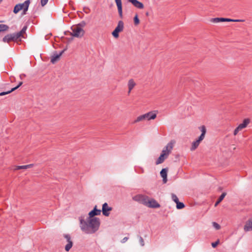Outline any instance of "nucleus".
I'll return each mask as SVG.
<instances>
[{
    "mask_svg": "<svg viewBox=\"0 0 252 252\" xmlns=\"http://www.w3.org/2000/svg\"><path fill=\"white\" fill-rule=\"evenodd\" d=\"M164 154H160V156L158 157V158L157 159L156 164L157 165L160 164L162 163L164 160L167 158L166 157L164 156Z\"/></svg>",
    "mask_w": 252,
    "mask_h": 252,
    "instance_id": "21",
    "label": "nucleus"
},
{
    "mask_svg": "<svg viewBox=\"0 0 252 252\" xmlns=\"http://www.w3.org/2000/svg\"><path fill=\"white\" fill-rule=\"evenodd\" d=\"M156 117L157 114L155 111H150L144 115L138 116L134 122H139L145 119L147 120H154L156 118Z\"/></svg>",
    "mask_w": 252,
    "mask_h": 252,
    "instance_id": "2",
    "label": "nucleus"
},
{
    "mask_svg": "<svg viewBox=\"0 0 252 252\" xmlns=\"http://www.w3.org/2000/svg\"><path fill=\"white\" fill-rule=\"evenodd\" d=\"M2 1V0H0V3Z\"/></svg>",
    "mask_w": 252,
    "mask_h": 252,
    "instance_id": "47",
    "label": "nucleus"
},
{
    "mask_svg": "<svg viewBox=\"0 0 252 252\" xmlns=\"http://www.w3.org/2000/svg\"><path fill=\"white\" fill-rule=\"evenodd\" d=\"M26 165L27 169L28 168H30V167H32L33 166V164H30Z\"/></svg>",
    "mask_w": 252,
    "mask_h": 252,
    "instance_id": "45",
    "label": "nucleus"
},
{
    "mask_svg": "<svg viewBox=\"0 0 252 252\" xmlns=\"http://www.w3.org/2000/svg\"><path fill=\"white\" fill-rule=\"evenodd\" d=\"M118 8V13L121 18H123V7L121 0H115Z\"/></svg>",
    "mask_w": 252,
    "mask_h": 252,
    "instance_id": "10",
    "label": "nucleus"
},
{
    "mask_svg": "<svg viewBox=\"0 0 252 252\" xmlns=\"http://www.w3.org/2000/svg\"><path fill=\"white\" fill-rule=\"evenodd\" d=\"M139 242H140V244H141V245L142 246H144V240H143V239L142 238V237L141 236L139 237Z\"/></svg>",
    "mask_w": 252,
    "mask_h": 252,
    "instance_id": "37",
    "label": "nucleus"
},
{
    "mask_svg": "<svg viewBox=\"0 0 252 252\" xmlns=\"http://www.w3.org/2000/svg\"><path fill=\"white\" fill-rule=\"evenodd\" d=\"M199 128L201 131V134L199 137H201L202 139H203L205 137V135L206 132V127L205 126H202L200 127H199Z\"/></svg>",
    "mask_w": 252,
    "mask_h": 252,
    "instance_id": "22",
    "label": "nucleus"
},
{
    "mask_svg": "<svg viewBox=\"0 0 252 252\" xmlns=\"http://www.w3.org/2000/svg\"><path fill=\"white\" fill-rule=\"evenodd\" d=\"M242 129L238 126L234 130L233 134L234 135H236L238 132Z\"/></svg>",
    "mask_w": 252,
    "mask_h": 252,
    "instance_id": "33",
    "label": "nucleus"
},
{
    "mask_svg": "<svg viewBox=\"0 0 252 252\" xmlns=\"http://www.w3.org/2000/svg\"><path fill=\"white\" fill-rule=\"evenodd\" d=\"M100 213L101 210L97 209L96 206H95L93 210L89 212L87 220H84V217H80L79 220L81 229L87 234L94 233L97 231L100 226V220L94 217L100 215Z\"/></svg>",
    "mask_w": 252,
    "mask_h": 252,
    "instance_id": "1",
    "label": "nucleus"
},
{
    "mask_svg": "<svg viewBox=\"0 0 252 252\" xmlns=\"http://www.w3.org/2000/svg\"><path fill=\"white\" fill-rule=\"evenodd\" d=\"M11 35L12 41L14 42H18V41H21V39H20V36H19V34L17 32H14L12 33H10Z\"/></svg>",
    "mask_w": 252,
    "mask_h": 252,
    "instance_id": "18",
    "label": "nucleus"
},
{
    "mask_svg": "<svg viewBox=\"0 0 252 252\" xmlns=\"http://www.w3.org/2000/svg\"><path fill=\"white\" fill-rule=\"evenodd\" d=\"M128 239V238L126 237H125V238H124L122 241V243H125L126 242Z\"/></svg>",
    "mask_w": 252,
    "mask_h": 252,
    "instance_id": "41",
    "label": "nucleus"
},
{
    "mask_svg": "<svg viewBox=\"0 0 252 252\" xmlns=\"http://www.w3.org/2000/svg\"><path fill=\"white\" fill-rule=\"evenodd\" d=\"M112 210V208L109 207L107 203H104L102 205V214L106 217H108L110 215V211Z\"/></svg>",
    "mask_w": 252,
    "mask_h": 252,
    "instance_id": "9",
    "label": "nucleus"
},
{
    "mask_svg": "<svg viewBox=\"0 0 252 252\" xmlns=\"http://www.w3.org/2000/svg\"><path fill=\"white\" fill-rule=\"evenodd\" d=\"M28 27L27 26H24L23 28H22V30L26 32V31Z\"/></svg>",
    "mask_w": 252,
    "mask_h": 252,
    "instance_id": "42",
    "label": "nucleus"
},
{
    "mask_svg": "<svg viewBox=\"0 0 252 252\" xmlns=\"http://www.w3.org/2000/svg\"><path fill=\"white\" fill-rule=\"evenodd\" d=\"M67 48L66 47L63 50L61 51L59 54H58L57 52L56 51H55L54 55L51 57V63L53 64H54L58 61H59L61 56L67 50Z\"/></svg>",
    "mask_w": 252,
    "mask_h": 252,
    "instance_id": "8",
    "label": "nucleus"
},
{
    "mask_svg": "<svg viewBox=\"0 0 252 252\" xmlns=\"http://www.w3.org/2000/svg\"><path fill=\"white\" fill-rule=\"evenodd\" d=\"M70 33H72V32H70L69 31H65L64 32V35H70Z\"/></svg>",
    "mask_w": 252,
    "mask_h": 252,
    "instance_id": "39",
    "label": "nucleus"
},
{
    "mask_svg": "<svg viewBox=\"0 0 252 252\" xmlns=\"http://www.w3.org/2000/svg\"><path fill=\"white\" fill-rule=\"evenodd\" d=\"M72 33H70V35L75 37L80 38L84 36L85 31L83 29L78 27L77 25L72 26L71 27Z\"/></svg>",
    "mask_w": 252,
    "mask_h": 252,
    "instance_id": "3",
    "label": "nucleus"
},
{
    "mask_svg": "<svg viewBox=\"0 0 252 252\" xmlns=\"http://www.w3.org/2000/svg\"><path fill=\"white\" fill-rule=\"evenodd\" d=\"M144 197H146L145 196H144ZM148 198V197H146V198ZM146 199L147 200V199Z\"/></svg>",
    "mask_w": 252,
    "mask_h": 252,
    "instance_id": "48",
    "label": "nucleus"
},
{
    "mask_svg": "<svg viewBox=\"0 0 252 252\" xmlns=\"http://www.w3.org/2000/svg\"><path fill=\"white\" fill-rule=\"evenodd\" d=\"M203 140L201 137H198V139L192 143L190 150L192 151L195 150L199 146L200 142Z\"/></svg>",
    "mask_w": 252,
    "mask_h": 252,
    "instance_id": "15",
    "label": "nucleus"
},
{
    "mask_svg": "<svg viewBox=\"0 0 252 252\" xmlns=\"http://www.w3.org/2000/svg\"><path fill=\"white\" fill-rule=\"evenodd\" d=\"M2 22V21H0V22Z\"/></svg>",
    "mask_w": 252,
    "mask_h": 252,
    "instance_id": "49",
    "label": "nucleus"
},
{
    "mask_svg": "<svg viewBox=\"0 0 252 252\" xmlns=\"http://www.w3.org/2000/svg\"><path fill=\"white\" fill-rule=\"evenodd\" d=\"M30 3H31V0H27V2L25 3V4H26V6L23 9L22 14L24 15V14H26V12H27V11L28 10V8H29V5H30Z\"/></svg>",
    "mask_w": 252,
    "mask_h": 252,
    "instance_id": "26",
    "label": "nucleus"
},
{
    "mask_svg": "<svg viewBox=\"0 0 252 252\" xmlns=\"http://www.w3.org/2000/svg\"><path fill=\"white\" fill-rule=\"evenodd\" d=\"M219 242H220V241H219V240H217V241H216V242H215L212 243V247H213V248H216V247L218 246V245L219 244Z\"/></svg>",
    "mask_w": 252,
    "mask_h": 252,
    "instance_id": "35",
    "label": "nucleus"
},
{
    "mask_svg": "<svg viewBox=\"0 0 252 252\" xmlns=\"http://www.w3.org/2000/svg\"><path fill=\"white\" fill-rule=\"evenodd\" d=\"M250 123V119H249V118H246V119H245L243 121V123L242 124H240L238 126L241 129H243L244 128H246L247 126L248 125V124H249Z\"/></svg>",
    "mask_w": 252,
    "mask_h": 252,
    "instance_id": "17",
    "label": "nucleus"
},
{
    "mask_svg": "<svg viewBox=\"0 0 252 252\" xmlns=\"http://www.w3.org/2000/svg\"><path fill=\"white\" fill-rule=\"evenodd\" d=\"M2 41V42H3L4 43H9L10 42L12 41V39H11L10 34V33L7 34L6 35H5L3 37Z\"/></svg>",
    "mask_w": 252,
    "mask_h": 252,
    "instance_id": "23",
    "label": "nucleus"
},
{
    "mask_svg": "<svg viewBox=\"0 0 252 252\" xmlns=\"http://www.w3.org/2000/svg\"><path fill=\"white\" fill-rule=\"evenodd\" d=\"M226 195V193L224 192L220 196V197H219L217 201L216 202L215 204V207L217 206L222 201V200L224 199Z\"/></svg>",
    "mask_w": 252,
    "mask_h": 252,
    "instance_id": "19",
    "label": "nucleus"
},
{
    "mask_svg": "<svg viewBox=\"0 0 252 252\" xmlns=\"http://www.w3.org/2000/svg\"><path fill=\"white\" fill-rule=\"evenodd\" d=\"M27 2V0H26L24 3H19L20 5H22V9H24L26 6V4H25V3Z\"/></svg>",
    "mask_w": 252,
    "mask_h": 252,
    "instance_id": "38",
    "label": "nucleus"
},
{
    "mask_svg": "<svg viewBox=\"0 0 252 252\" xmlns=\"http://www.w3.org/2000/svg\"><path fill=\"white\" fill-rule=\"evenodd\" d=\"M166 150H163L161 154H164V156L167 158L170 151L173 148L172 145L170 143H168L165 147Z\"/></svg>",
    "mask_w": 252,
    "mask_h": 252,
    "instance_id": "16",
    "label": "nucleus"
},
{
    "mask_svg": "<svg viewBox=\"0 0 252 252\" xmlns=\"http://www.w3.org/2000/svg\"><path fill=\"white\" fill-rule=\"evenodd\" d=\"M141 197L143 203L150 208H158L160 207V204L154 199H151L147 201L144 196H141Z\"/></svg>",
    "mask_w": 252,
    "mask_h": 252,
    "instance_id": "4",
    "label": "nucleus"
},
{
    "mask_svg": "<svg viewBox=\"0 0 252 252\" xmlns=\"http://www.w3.org/2000/svg\"><path fill=\"white\" fill-rule=\"evenodd\" d=\"M48 0H41V4L42 6H45L48 2Z\"/></svg>",
    "mask_w": 252,
    "mask_h": 252,
    "instance_id": "36",
    "label": "nucleus"
},
{
    "mask_svg": "<svg viewBox=\"0 0 252 252\" xmlns=\"http://www.w3.org/2000/svg\"><path fill=\"white\" fill-rule=\"evenodd\" d=\"M244 229L245 231H252V218L249 219L246 222L244 225Z\"/></svg>",
    "mask_w": 252,
    "mask_h": 252,
    "instance_id": "12",
    "label": "nucleus"
},
{
    "mask_svg": "<svg viewBox=\"0 0 252 252\" xmlns=\"http://www.w3.org/2000/svg\"><path fill=\"white\" fill-rule=\"evenodd\" d=\"M78 27L83 29V27H84L86 25V23L84 21H82L78 24L76 25Z\"/></svg>",
    "mask_w": 252,
    "mask_h": 252,
    "instance_id": "30",
    "label": "nucleus"
},
{
    "mask_svg": "<svg viewBox=\"0 0 252 252\" xmlns=\"http://www.w3.org/2000/svg\"><path fill=\"white\" fill-rule=\"evenodd\" d=\"M185 205L183 202H181L180 201H178L177 203H176V208L178 209H183L185 207Z\"/></svg>",
    "mask_w": 252,
    "mask_h": 252,
    "instance_id": "27",
    "label": "nucleus"
},
{
    "mask_svg": "<svg viewBox=\"0 0 252 252\" xmlns=\"http://www.w3.org/2000/svg\"><path fill=\"white\" fill-rule=\"evenodd\" d=\"M22 9V5H20V4H17L14 7L13 12L15 14H17Z\"/></svg>",
    "mask_w": 252,
    "mask_h": 252,
    "instance_id": "25",
    "label": "nucleus"
},
{
    "mask_svg": "<svg viewBox=\"0 0 252 252\" xmlns=\"http://www.w3.org/2000/svg\"><path fill=\"white\" fill-rule=\"evenodd\" d=\"M63 237L66 239L67 244L65 246V250L69 252L73 246V242L71 239V236L68 234H63Z\"/></svg>",
    "mask_w": 252,
    "mask_h": 252,
    "instance_id": "7",
    "label": "nucleus"
},
{
    "mask_svg": "<svg viewBox=\"0 0 252 252\" xmlns=\"http://www.w3.org/2000/svg\"><path fill=\"white\" fill-rule=\"evenodd\" d=\"M128 1L131 3L135 7L139 9H143L144 4L137 0H128Z\"/></svg>",
    "mask_w": 252,
    "mask_h": 252,
    "instance_id": "13",
    "label": "nucleus"
},
{
    "mask_svg": "<svg viewBox=\"0 0 252 252\" xmlns=\"http://www.w3.org/2000/svg\"><path fill=\"white\" fill-rule=\"evenodd\" d=\"M25 77H26V75L25 74H22L20 75V78L21 79H23Z\"/></svg>",
    "mask_w": 252,
    "mask_h": 252,
    "instance_id": "44",
    "label": "nucleus"
},
{
    "mask_svg": "<svg viewBox=\"0 0 252 252\" xmlns=\"http://www.w3.org/2000/svg\"><path fill=\"white\" fill-rule=\"evenodd\" d=\"M146 16H148L149 15V12H146Z\"/></svg>",
    "mask_w": 252,
    "mask_h": 252,
    "instance_id": "46",
    "label": "nucleus"
},
{
    "mask_svg": "<svg viewBox=\"0 0 252 252\" xmlns=\"http://www.w3.org/2000/svg\"><path fill=\"white\" fill-rule=\"evenodd\" d=\"M124 28V24L122 21L118 22L117 26L115 30L112 32V34L115 38H117L119 36V32H122Z\"/></svg>",
    "mask_w": 252,
    "mask_h": 252,
    "instance_id": "5",
    "label": "nucleus"
},
{
    "mask_svg": "<svg viewBox=\"0 0 252 252\" xmlns=\"http://www.w3.org/2000/svg\"><path fill=\"white\" fill-rule=\"evenodd\" d=\"M73 37L74 36H71L70 37L67 38V39L68 42H70L72 41L73 40Z\"/></svg>",
    "mask_w": 252,
    "mask_h": 252,
    "instance_id": "40",
    "label": "nucleus"
},
{
    "mask_svg": "<svg viewBox=\"0 0 252 252\" xmlns=\"http://www.w3.org/2000/svg\"><path fill=\"white\" fill-rule=\"evenodd\" d=\"M18 33V34H19V36H20V37H23V38H25L24 36V34L26 32L22 31V30L19 32H17Z\"/></svg>",
    "mask_w": 252,
    "mask_h": 252,
    "instance_id": "32",
    "label": "nucleus"
},
{
    "mask_svg": "<svg viewBox=\"0 0 252 252\" xmlns=\"http://www.w3.org/2000/svg\"><path fill=\"white\" fill-rule=\"evenodd\" d=\"M244 20L241 19H232L226 18H211L210 19V22L213 23H219V22H244Z\"/></svg>",
    "mask_w": 252,
    "mask_h": 252,
    "instance_id": "6",
    "label": "nucleus"
},
{
    "mask_svg": "<svg viewBox=\"0 0 252 252\" xmlns=\"http://www.w3.org/2000/svg\"><path fill=\"white\" fill-rule=\"evenodd\" d=\"M171 197L172 200L174 201L176 203L179 201V199L176 194L172 193Z\"/></svg>",
    "mask_w": 252,
    "mask_h": 252,
    "instance_id": "29",
    "label": "nucleus"
},
{
    "mask_svg": "<svg viewBox=\"0 0 252 252\" xmlns=\"http://www.w3.org/2000/svg\"><path fill=\"white\" fill-rule=\"evenodd\" d=\"M9 28L7 25L0 24V32L7 31Z\"/></svg>",
    "mask_w": 252,
    "mask_h": 252,
    "instance_id": "24",
    "label": "nucleus"
},
{
    "mask_svg": "<svg viewBox=\"0 0 252 252\" xmlns=\"http://www.w3.org/2000/svg\"><path fill=\"white\" fill-rule=\"evenodd\" d=\"M213 226L217 229L219 230L220 228V224H219L218 223L216 222H213Z\"/></svg>",
    "mask_w": 252,
    "mask_h": 252,
    "instance_id": "31",
    "label": "nucleus"
},
{
    "mask_svg": "<svg viewBox=\"0 0 252 252\" xmlns=\"http://www.w3.org/2000/svg\"><path fill=\"white\" fill-rule=\"evenodd\" d=\"M28 27L27 26H24L23 28H22V30L26 32V31Z\"/></svg>",
    "mask_w": 252,
    "mask_h": 252,
    "instance_id": "43",
    "label": "nucleus"
},
{
    "mask_svg": "<svg viewBox=\"0 0 252 252\" xmlns=\"http://www.w3.org/2000/svg\"><path fill=\"white\" fill-rule=\"evenodd\" d=\"M135 86V83L134 82L133 79H130L128 82V94L130 93V91L132 90V89Z\"/></svg>",
    "mask_w": 252,
    "mask_h": 252,
    "instance_id": "20",
    "label": "nucleus"
},
{
    "mask_svg": "<svg viewBox=\"0 0 252 252\" xmlns=\"http://www.w3.org/2000/svg\"><path fill=\"white\" fill-rule=\"evenodd\" d=\"M167 171L168 168H165L162 169L160 172V174L161 177L162 178V181L164 184H165L167 181Z\"/></svg>",
    "mask_w": 252,
    "mask_h": 252,
    "instance_id": "11",
    "label": "nucleus"
},
{
    "mask_svg": "<svg viewBox=\"0 0 252 252\" xmlns=\"http://www.w3.org/2000/svg\"><path fill=\"white\" fill-rule=\"evenodd\" d=\"M26 169H27L26 165H21V166H16L15 170Z\"/></svg>",
    "mask_w": 252,
    "mask_h": 252,
    "instance_id": "34",
    "label": "nucleus"
},
{
    "mask_svg": "<svg viewBox=\"0 0 252 252\" xmlns=\"http://www.w3.org/2000/svg\"><path fill=\"white\" fill-rule=\"evenodd\" d=\"M133 21L135 25H138L140 23V20L137 14H136L134 17Z\"/></svg>",
    "mask_w": 252,
    "mask_h": 252,
    "instance_id": "28",
    "label": "nucleus"
},
{
    "mask_svg": "<svg viewBox=\"0 0 252 252\" xmlns=\"http://www.w3.org/2000/svg\"><path fill=\"white\" fill-rule=\"evenodd\" d=\"M23 84V82L21 81L19 83L18 85L16 86V87L12 88L10 90L7 91L6 92H2L0 93V96H2L5 94H9L11 93V92L15 91L17 89H18Z\"/></svg>",
    "mask_w": 252,
    "mask_h": 252,
    "instance_id": "14",
    "label": "nucleus"
}]
</instances>
